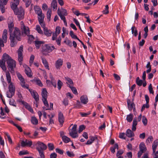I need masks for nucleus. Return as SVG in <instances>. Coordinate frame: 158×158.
Listing matches in <instances>:
<instances>
[{"mask_svg": "<svg viewBox=\"0 0 158 158\" xmlns=\"http://www.w3.org/2000/svg\"><path fill=\"white\" fill-rule=\"evenodd\" d=\"M14 24L13 22H11L10 23L8 24V27L9 29V32L11 33L12 32L14 28Z\"/></svg>", "mask_w": 158, "mask_h": 158, "instance_id": "obj_33", "label": "nucleus"}, {"mask_svg": "<svg viewBox=\"0 0 158 158\" xmlns=\"http://www.w3.org/2000/svg\"><path fill=\"white\" fill-rule=\"evenodd\" d=\"M146 68H149L146 71V72L147 73H149L151 71V66L150 65V62H148L146 66Z\"/></svg>", "mask_w": 158, "mask_h": 158, "instance_id": "obj_42", "label": "nucleus"}, {"mask_svg": "<svg viewBox=\"0 0 158 158\" xmlns=\"http://www.w3.org/2000/svg\"><path fill=\"white\" fill-rule=\"evenodd\" d=\"M20 81V84L22 87L27 89H29V85L27 84H25V82L24 79H21Z\"/></svg>", "mask_w": 158, "mask_h": 158, "instance_id": "obj_22", "label": "nucleus"}, {"mask_svg": "<svg viewBox=\"0 0 158 158\" xmlns=\"http://www.w3.org/2000/svg\"><path fill=\"white\" fill-rule=\"evenodd\" d=\"M80 115L82 116V117H86L87 115H89L90 114V112H89L87 113H82L80 112Z\"/></svg>", "mask_w": 158, "mask_h": 158, "instance_id": "obj_63", "label": "nucleus"}, {"mask_svg": "<svg viewBox=\"0 0 158 158\" xmlns=\"http://www.w3.org/2000/svg\"><path fill=\"white\" fill-rule=\"evenodd\" d=\"M13 124V125L15 126L17 128V129H18V130L20 132H22L23 131V130H22V127H20V126H19L17 124H16L15 123H14V122H13V121H11V122Z\"/></svg>", "mask_w": 158, "mask_h": 158, "instance_id": "obj_48", "label": "nucleus"}, {"mask_svg": "<svg viewBox=\"0 0 158 158\" xmlns=\"http://www.w3.org/2000/svg\"><path fill=\"white\" fill-rule=\"evenodd\" d=\"M57 154L55 152H53L51 154L50 156V158H56Z\"/></svg>", "mask_w": 158, "mask_h": 158, "instance_id": "obj_64", "label": "nucleus"}, {"mask_svg": "<svg viewBox=\"0 0 158 158\" xmlns=\"http://www.w3.org/2000/svg\"><path fill=\"white\" fill-rule=\"evenodd\" d=\"M23 51V46H21L19 48L18 51V60L20 65L22 64V61L23 59L22 52Z\"/></svg>", "mask_w": 158, "mask_h": 158, "instance_id": "obj_9", "label": "nucleus"}, {"mask_svg": "<svg viewBox=\"0 0 158 158\" xmlns=\"http://www.w3.org/2000/svg\"><path fill=\"white\" fill-rule=\"evenodd\" d=\"M60 27L59 26H57L56 27V31L55 33H56L57 34L59 35L60 33Z\"/></svg>", "mask_w": 158, "mask_h": 158, "instance_id": "obj_62", "label": "nucleus"}, {"mask_svg": "<svg viewBox=\"0 0 158 158\" xmlns=\"http://www.w3.org/2000/svg\"><path fill=\"white\" fill-rule=\"evenodd\" d=\"M127 106L129 110H131L133 109L134 111L135 110V104L134 102H131V100L128 99L127 100Z\"/></svg>", "mask_w": 158, "mask_h": 158, "instance_id": "obj_12", "label": "nucleus"}, {"mask_svg": "<svg viewBox=\"0 0 158 158\" xmlns=\"http://www.w3.org/2000/svg\"><path fill=\"white\" fill-rule=\"evenodd\" d=\"M58 121L60 124L62 126L64 122V118L63 114L61 112L59 113Z\"/></svg>", "mask_w": 158, "mask_h": 158, "instance_id": "obj_16", "label": "nucleus"}, {"mask_svg": "<svg viewBox=\"0 0 158 158\" xmlns=\"http://www.w3.org/2000/svg\"><path fill=\"white\" fill-rule=\"evenodd\" d=\"M148 89L150 93L152 94H154V92L153 90L152 85L151 84H150L149 86Z\"/></svg>", "mask_w": 158, "mask_h": 158, "instance_id": "obj_57", "label": "nucleus"}, {"mask_svg": "<svg viewBox=\"0 0 158 158\" xmlns=\"http://www.w3.org/2000/svg\"><path fill=\"white\" fill-rule=\"evenodd\" d=\"M20 28L22 34L27 35H28L30 34V31L29 27L26 26L23 21L20 23Z\"/></svg>", "mask_w": 158, "mask_h": 158, "instance_id": "obj_6", "label": "nucleus"}, {"mask_svg": "<svg viewBox=\"0 0 158 158\" xmlns=\"http://www.w3.org/2000/svg\"><path fill=\"white\" fill-rule=\"evenodd\" d=\"M38 15V20L39 22H40L41 21H44V15L43 14H41Z\"/></svg>", "mask_w": 158, "mask_h": 158, "instance_id": "obj_38", "label": "nucleus"}, {"mask_svg": "<svg viewBox=\"0 0 158 158\" xmlns=\"http://www.w3.org/2000/svg\"><path fill=\"white\" fill-rule=\"evenodd\" d=\"M63 63V60L61 59H58L55 63V67L57 69H60V67L62 65Z\"/></svg>", "mask_w": 158, "mask_h": 158, "instance_id": "obj_13", "label": "nucleus"}, {"mask_svg": "<svg viewBox=\"0 0 158 158\" xmlns=\"http://www.w3.org/2000/svg\"><path fill=\"white\" fill-rule=\"evenodd\" d=\"M139 151L138 153V157L140 158L142 154L147 150V148L144 143L142 142L139 145Z\"/></svg>", "mask_w": 158, "mask_h": 158, "instance_id": "obj_10", "label": "nucleus"}, {"mask_svg": "<svg viewBox=\"0 0 158 158\" xmlns=\"http://www.w3.org/2000/svg\"><path fill=\"white\" fill-rule=\"evenodd\" d=\"M145 98L146 101V103L145 104L146 107L148 108L149 107V105L148 103L149 102V98L148 96L147 95H145Z\"/></svg>", "mask_w": 158, "mask_h": 158, "instance_id": "obj_36", "label": "nucleus"}, {"mask_svg": "<svg viewBox=\"0 0 158 158\" xmlns=\"http://www.w3.org/2000/svg\"><path fill=\"white\" fill-rule=\"evenodd\" d=\"M31 123L34 125H37L38 124V120L35 117H32L31 119Z\"/></svg>", "mask_w": 158, "mask_h": 158, "instance_id": "obj_34", "label": "nucleus"}, {"mask_svg": "<svg viewBox=\"0 0 158 158\" xmlns=\"http://www.w3.org/2000/svg\"><path fill=\"white\" fill-rule=\"evenodd\" d=\"M60 12L61 14L64 16H67L68 14L67 10L64 9L62 8L61 11H60Z\"/></svg>", "mask_w": 158, "mask_h": 158, "instance_id": "obj_44", "label": "nucleus"}, {"mask_svg": "<svg viewBox=\"0 0 158 158\" xmlns=\"http://www.w3.org/2000/svg\"><path fill=\"white\" fill-rule=\"evenodd\" d=\"M77 125H74L71 129L69 130V134L73 138H77L78 137L77 131Z\"/></svg>", "mask_w": 158, "mask_h": 158, "instance_id": "obj_7", "label": "nucleus"}, {"mask_svg": "<svg viewBox=\"0 0 158 158\" xmlns=\"http://www.w3.org/2000/svg\"><path fill=\"white\" fill-rule=\"evenodd\" d=\"M57 14L60 17V19L62 20H63V21L66 20L65 18L64 17V15H63L62 14H61L60 12V9L59 8L57 10Z\"/></svg>", "mask_w": 158, "mask_h": 158, "instance_id": "obj_35", "label": "nucleus"}, {"mask_svg": "<svg viewBox=\"0 0 158 158\" xmlns=\"http://www.w3.org/2000/svg\"><path fill=\"white\" fill-rule=\"evenodd\" d=\"M62 138L63 141L65 143H68L70 141L69 138L65 135L63 136Z\"/></svg>", "mask_w": 158, "mask_h": 158, "instance_id": "obj_39", "label": "nucleus"}, {"mask_svg": "<svg viewBox=\"0 0 158 158\" xmlns=\"http://www.w3.org/2000/svg\"><path fill=\"white\" fill-rule=\"evenodd\" d=\"M48 147L49 151L53 150L54 149V145L52 143H49L48 144Z\"/></svg>", "mask_w": 158, "mask_h": 158, "instance_id": "obj_46", "label": "nucleus"}, {"mask_svg": "<svg viewBox=\"0 0 158 158\" xmlns=\"http://www.w3.org/2000/svg\"><path fill=\"white\" fill-rule=\"evenodd\" d=\"M85 128V127L84 125H81L79 127L78 130L79 133H80L83 131Z\"/></svg>", "mask_w": 158, "mask_h": 158, "instance_id": "obj_61", "label": "nucleus"}, {"mask_svg": "<svg viewBox=\"0 0 158 158\" xmlns=\"http://www.w3.org/2000/svg\"><path fill=\"white\" fill-rule=\"evenodd\" d=\"M12 10L15 14L18 15V17L19 20H21L24 18V10L22 7L20 6L19 8H17Z\"/></svg>", "mask_w": 158, "mask_h": 158, "instance_id": "obj_5", "label": "nucleus"}, {"mask_svg": "<svg viewBox=\"0 0 158 158\" xmlns=\"http://www.w3.org/2000/svg\"><path fill=\"white\" fill-rule=\"evenodd\" d=\"M133 118V115L132 114H130L127 115V119L128 122H131Z\"/></svg>", "mask_w": 158, "mask_h": 158, "instance_id": "obj_40", "label": "nucleus"}, {"mask_svg": "<svg viewBox=\"0 0 158 158\" xmlns=\"http://www.w3.org/2000/svg\"><path fill=\"white\" fill-rule=\"evenodd\" d=\"M120 23H119L117 24V25L116 26V28L117 29V31L115 32V33L116 34H119V31L120 30Z\"/></svg>", "mask_w": 158, "mask_h": 158, "instance_id": "obj_54", "label": "nucleus"}, {"mask_svg": "<svg viewBox=\"0 0 158 158\" xmlns=\"http://www.w3.org/2000/svg\"><path fill=\"white\" fill-rule=\"evenodd\" d=\"M47 93L48 92L46 88H44L42 89L41 93L42 98H47Z\"/></svg>", "mask_w": 158, "mask_h": 158, "instance_id": "obj_26", "label": "nucleus"}, {"mask_svg": "<svg viewBox=\"0 0 158 158\" xmlns=\"http://www.w3.org/2000/svg\"><path fill=\"white\" fill-rule=\"evenodd\" d=\"M158 145V139H156L154 141L152 144V148L153 153H155Z\"/></svg>", "mask_w": 158, "mask_h": 158, "instance_id": "obj_21", "label": "nucleus"}, {"mask_svg": "<svg viewBox=\"0 0 158 158\" xmlns=\"http://www.w3.org/2000/svg\"><path fill=\"white\" fill-rule=\"evenodd\" d=\"M25 72L26 75L28 77H31L32 76L31 73V70L29 68L25 69Z\"/></svg>", "mask_w": 158, "mask_h": 158, "instance_id": "obj_37", "label": "nucleus"}, {"mask_svg": "<svg viewBox=\"0 0 158 158\" xmlns=\"http://www.w3.org/2000/svg\"><path fill=\"white\" fill-rule=\"evenodd\" d=\"M132 33L133 35L136 37L138 35V32L135 26H133L131 28Z\"/></svg>", "mask_w": 158, "mask_h": 158, "instance_id": "obj_30", "label": "nucleus"}, {"mask_svg": "<svg viewBox=\"0 0 158 158\" xmlns=\"http://www.w3.org/2000/svg\"><path fill=\"white\" fill-rule=\"evenodd\" d=\"M22 104L30 112L33 113V111L31 106L27 103L24 101L22 102Z\"/></svg>", "mask_w": 158, "mask_h": 158, "instance_id": "obj_20", "label": "nucleus"}, {"mask_svg": "<svg viewBox=\"0 0 158 158\" xmlns=\"http://www.w3.org/2000/svg\"><path fill=\"white\" fill-rule=\"evenodd\" d=\"M142 121L144 126L147 125L148 120L147 118L144 116H143Z\"/></svg>", "mask_w": 158, "mask_h": 158, "instance_id": "obj_45", "label": "nucleus"}, {"mask_svg": "<svg viewBox=\"0 0 158 158\" xmlns=\"http://www.w3.org/2000/svg\"><path fill=\"white\" fill-rule=\"evenodd\" d=\"M52 11L50 9H48L47 12V17L49 21L51 20V15Z\"/></svg>", "mask_w": 158, "mask_h": 158, "instance_id": "obj_41", "label": "nucleus"}, {"mask_svg": "<svg viewBox=\"0 0 158 158\" xmlns=\"http://www.w3.org/2000/svg\"><path fill=\"white\" fill-rule=\"evenodd\" d=\"M10 33V45L11 47H14L17 44L16 40H21L20 31L18 28L15 27L14 31Z\"/></svg>", "mask_w": 158, "mask_h": 158, "instance_id": "obj_1", "label": "nucleus"}, {"mask_svg": "<svg viewBox=\"0 0 158 158\" xmlns=\"http://www.w3.org/2000/svg\"><path fill=\"white\" fill-rule=\"evenodd\" d=\"M63 85V83L60 80H58L57 82L58 88L60 90Z\"/></svg>", "mask_w": 158, "mask_h": 158, "instance_id": "obj_49", "label": "nucleus"}, {"mask_svg": "<svg viewBox=\"0 0 158 158\" xmlns=\"http://www.w3.org/2000/svg\"><path fill=\"white\" fill-rule=\"evenodd\" d=\"M153 140V137L150 136L147 139L146 141V143L147 144H148L150 143V142L152 141Z\"/></svg>", "mask_w": 158, "mask_h": 158, "instance_id": "obj_51", "label": "nucleus"}, {"mask_svg": "<svg viewBox=\"0 0 158 158\" xmlns=\"http://www.w3.org/2000/svg\"><path fill=\"white\" fill-rule=\"evenodd\" d=\"M36 30L37 32L40 34L43 33V31L41 30L40 26L39 25L36 26Z\"/></svg>", "mask_w": 158, "mask_h": 158, "instance_id": "obj_47", "label": "nucleus"}, {"mask_svg": "<svg viewBox=\"0 0 158 158\" xmlns=\"http://www.w3.org/2000/svg\"><path fill=\"white\" fill-rule=\"evenodd\" d=\"M68 86H69L71 88V89L74 94L76 95L77 94V89L75 87L71 86L69 84V85Z\"/></svg>", "mask_w": 158, "mask_h": 158, "instance_id": "obj_43", "label": "nucleus"}, {"mask_svg": "<svg viewBox=\"0 0 158 158\" xmlns=\"http://www.w3.org/2000/svg\"><path fill=\"white\" fill-rule=\"evenodd\" d=\"M109 7L108 5H106L105 6V10L103 11V14H107L109 12Z\"/></svg>", "mask_w": 158, "mask_h": 158, "instance_id": "obj_50", "label": "nucleus"}, {"mask_svg": "<svg viewBox=\"0 0 158 158\" xmlns=\"http://www.w3.org/2000/svg\"><path fill=\"white\" fill-rule=\"evenodd\" d=\"M28 89L30 92L31 94L33 96L36 102H38L39 100V95L38 93L31 89Z\"/></svg>", "mask_w": 158, "mask_h": 158, "instance_id": "obj_11", "label": "nucleus"}, {"mask_svg": "<svg viewBox=\"0 0 158 158\" xmlns=\"http://www.w3.org/2000/svg\"><path fill=\"white\" fill-rule=\"evenodd\" d=\"M41 59L42 60V63L44 65V66L45 68H46L47 69H48V70H49V66H48V63L45 58L44 57H41Z\"/></svg>", "mask_w": 158, "mask_h": 158, "instance_id": "obj_27", "label": "nucleus"}, {"mask_svg": "<svg viewBox=\"0 0 158 158\" xmlns=\"http://www.w3.org/2000/svg\"><path fill=\"white\" fill-rule=\"evenodd\" d=\"M126 135L128 137H131L134 135V134L130 129H128L126 132Z\"/></svg>", "mask_w": 158, "mask_h": 158, "instance_id": "obj_28", "label": "nucleus"}, {"mask_svg": "<svg viewBox=\"0 0 158 158\" xmlns=\"http://www.w3.org/2000/svg\"><path fill=\"white\" fill-rule=\"evenodd\" d=\"M2 41L4 43L6 42L7 39V31L6 29H5L3 32V34L2 36Z\"/></svg>", "mask_w": 158, "mask_h": 158, "instance_id": "obj_15", "label": "nucleus"}, {"mask_svg": "<svg viewBox=\"0 0 158 158\" xmlns=\"http://www.w3.org/2000/svg\"><path fill=\"white\" fill-rule=\"evenodd\" d=\"M75 9L74 8H73L72 9V10L73 11V13L75 15H76L77 16H78L79 15H80V13L79 12V11L77 10H76V11H74Z\"/></svg>", "mask_w": 158, "mask_h": 158, "instance_id": "obj_59", "label": "nucleus"}, {"mask_svg": "<svg viewBox=\"0 0 158 158\" xmlns=\"http://www.w3.org/2000/svg\"><path fill=\"white\" fill-rule=\"evenodd\" d=\"M35 10V13L37 14V15H39L41 14H42V10L39 6H36L34 8Z\"/></svg>", "mask_w": 158, "mask_h": 158, "instance_id": "obj_32", "label": "nucleus"}, {"mask_svg": "<svg viewBox=\"0 0 158 158\" xmlns=\"http://www.w3.org/2000/svg\"><path fill=\"white\" fill-rule=\"evenodd\" d=\"M66 153L68 156L71 157H73L75 156L73 152H70L69 151H67L66 152Z\"/></svg>", "mask_w": 158, "mask_h": 158, "instance_id": "obj_55", "label": "nucleus"}, {"mask_svg": "<svg viewBox=\"0 0 158 158\" xmlns=\"http://www.w3.org/2000/svg\"><path fill=\"white\" fill-rule=\"evenodd\" d=\"M36 149L38 151H44L46 149L47 146L44 143L40 141H38L35 144Z\"/></svg>", "mask_w": 158, "mask_h": 158, "instance_id": "obj_8", "label": "nucleus"}, {"mask_svg": "<svg viewBox=\"0 0 158 158\" xmlns=\"http://www.w3.org/2000/svg\"><path fill=\"white\" fill-rule=\"evenodd\" d=\"M35 58V56L33 55H31L30 56V60H29V63L31 65L32 64L33 62V61L34 60Z\"/></svg>", "mask_w": 158, "mask_h": 158, "instance_id": "obj_56", "label": "nucleus"}, {"mask_svg": "<svg viewBox=\"0 0 158 158\" xmlns=\"http://www.w3.org/2000/svg\"><path fill=\"white\" fill-rule=\"evenodd\" d=\"M14 2L11 5V8L12 9L17 8L18 6L19 3V0H13Z\"/></svg>", "mask_w": 158, "mask_h": 158, "instance_id": "obj_18", "label": "nucleus"}, {"mask_svg": "<svg viewBox=\"0 0 158 158\" xmlns=\"http://www.w3.org/2000/svg\"><path fill=\"white\" fill-rule=\"evenodd\" d=\"M2 57L4 60H6L10 72L11 73H14L15 72L14 69L16 67V62L8 55L5 53L3 54Z\"/></svg>", "mask_w": 158, "mask_h": 158, "instance_id": "obj_3", "label": "nucleus"}, {"mask_svg": "<svg viewBox=\"0 0 158 158\" xmlns=\"http://www.w3.org/2000/svg\"><path fill=\"white\" fill-rule=\"evenodd\" d=\"M6 74L8 82L10 83L8 87L9 90L6 92V96L8 98H10L15 94V87L13 83L11 82V77L8 71H6Z\"/></svg>", "mask_w": 158, "mask_h": 158, "instance_id": "obj_2", "label": "nucleus"}, {"mask_svg": "<svg viewBox=\"0 0 158 158\" xmlns=\"http://www.w3.org/2000/svg\"><path fill=\"white\" fill-rule=\"evenodd\" d=\"M21 145L23 147L26 146L30 147L32 144V142L31 141H28L26 140V141H22L21 143Z\"/></svg>", "mask_w": 158, "mask_h": 158, "instance_id": "obj_14", "label": "nucleus"}, {"mask_svg": "<svg viewBox=\"0 0 158 158\" xmlns=\"http://www.w3.org/2000/svg\"><path fill=\"white\" fill-rule=\"evenodd\" d=\"M25 5L26 7H28L31 2V0H27L25 1Z\"/></svg>", "mask_w": 158, "mask_h": 158, "instance_id": "obj_60", "label": "nucleus"}, {"mask_svg": "<svg viewBox=\"0 0 158 158\" xmlns=\"http://www.w3.org/2000/svg\"><path fill=\"white\" fill-rule=\"evenodd\" d=\"M55 49L54 46H51L50 44H45L42 46V52L44 55H46L47 53L51 52Z\"/></svg>", "mask_w": 158, "mask_h": 158, "instance_id": "obj_4", "label": "nucleus"}, {"mask_svg": "<svg viewBox=\"0 0 158 158\" xmlns=\"http://www.w3.org/2000/svg\"><path fill=\"white\" fill-rule=\"evenodd\" d=\"M34 42L35 44V48L37 49L40 48L41 44L44 43V42L43 41H40L38 40L34 41Z\"/></svg>", "mask_w": 158, "mask_h": 158, "instance_id": "obj_17", "label": "nucleus"}, {"mask_svg": "<svg viewBox=\"0 0 158 158\" xmlns=\"http://www.w3.org/2000/svg\"><path fill=\"white\" fill-rule=\"evenodd\" d=\"M2 60H0V66L2 68L3 70H6V68L5 66V62L6 60H4L2 57Z\"/></svg>", "mask_w": 158, "mask_h": 158, "instance_id": "obj_23", "label": "nucleus"}, {"mask_svg": "<svg viewBox=\"0 0 158 158\" xmlns=\"http://www.w3.org/2000/svg\"><path fill=\"white\" fill-rule=\"evenodd\" d=\"M69 34L71 37L72 38L74 39H76V38H77V36L74 34V33L73 31H70V32Z\"/></svg>", "mask_w": 158, "mask_h": 158, "instance_id": "obj_53", "label": "nucleus"}, {"mask_svg": "<svg viewBox=\"0 0 158 158\" xmlns=\"http://www.w3.org/2000/svg\"><path fill=\"white\" fill-rule=\"evenodd\" d=\"M42 100L45 106L47 107V108L45 110H50V108L49 106L48 103L47 101V98H42Z\"/></svg>", "mask_w": 158, "mask_h": 158, "instance_id": "obj_31", "label": "nucleus"}, {"mask_svg": "<svg viewBox=\"0 0 158 158\" xmlns=\"http://www.w3.org/2000/svg\"><path fill=\"white\" fill-rule=\"evenodd\" d=\"M64 42L67 45H69V46L71 47L72 46V42L69 40H65L64 41Z\"/></svg>", "mask_w": 158, "mask_h": 158, "instance_id": "obj_58", "label": "nucleus"}, {"mask_svg": "<svg viewBox=\"0 0 158 158\" xmlns=\"http://www.w3.org/2000/svg\"><path fill=\"white\" fill-rule=\"evenodd\" d=\"M51 6L53 10H56L57 8V3L56 0H53L51 4Z\"/></svg>", "mask_w": 158, "mask_h": 158, "instance_id": "obj_24", "label": "nucleus"}, {"mask_svg": "<svg viewBox=\"0 0 158 158\" xmlns=\"http://www.w3.org/2000/svg\"><path fill=\"white\" fill-rule=\"evenodd\" d=\"M137 124V121L136 118H135L133 122L132 126V130L133 131H135L136 130V126Z\"/></svg>", "mask_w": 158, "mask_h": 158, "instance_id": "obj_29", "label": "nucleus"}, {"mask_svg": "<svg viewBox=\"0 0 158 158\" xmlns=\"http://www.w3.org/2000/svg\"><path fill=\"white\" fill-rule=\"evenodd\" d=\"M81 102L84 104H86L88 101L87 97L86 95H83L80 98Z\"/></svg>", "mask_w": 158, "mask_h": 158, "instance_id": "obj_19", "label": "nucleus"}, {"mask_svg": "<svg viewBox=\"0 0 158 158\" xmlns=\"http://www.w3.org/2000/svg\"><path fill=\"white\" fill-rule=\"evenodd\" d=\"M73 21L75 22V23L76 25L79 27V29H80V30L81 31H82L81 30V27H80V23H79V22H78V21H77V20L76 19L74 18L73 19Z\"/></svg>", "mask_w": 158, "mask_h": 158, "instance_id": "obj_52", "label": "nucleus"}, {"mask_svg": "<svg viewBox=\"0 0 158 158\" xmlns=\"http://www.w3.org/2000/svg\"><path fill=\"white\" fill-rule=\"evenodd\" d=\"M44 35L47 36L48 37L51 36L52 32L50 30H48L47 27L44 29Z\"/></svg>", "mask_w": 158, "mask_h": 158, "instance_id": "obj_25", "label": "nucleus"}]
</instances>
